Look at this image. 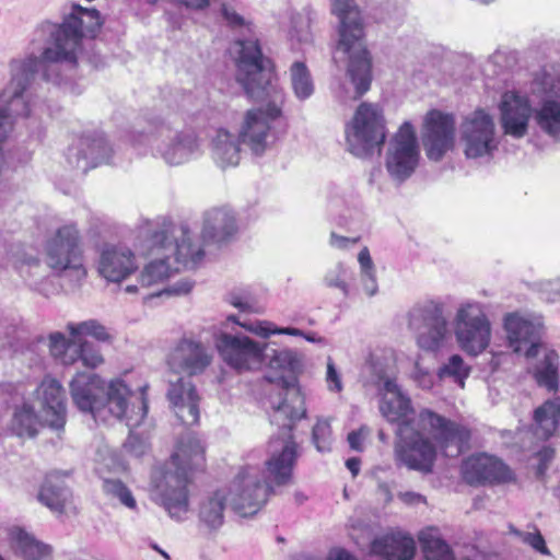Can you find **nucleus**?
<instances>
[{"label": "nucleus", "mask_w": 560, "mask_h": 560, "mask_svg": "<svg viewBox=\"0 0 560 560\" xmlns=\"http://www.w3.org/2000/svg\"><path fill=\"white\" fill-rule=\"evenodd\" d=\"M217 348L223 360L240 372L255 369L262 361V349L248 337L223 334L217 341Z\"/></svg>", "instance_id": "nucleus-17"}, {"label": "nucleus", "mask_w": 560, "mask_h": 560, "mask_svg": "<svg viewBox=\"0 0 560 560\" xmlns=\"http://www.w3.org/2000/svg\"><path fill=\"white\" fill-rule=\"evenodd\" d=\"M45 253L48 267L56 272L73 271L78 280L86 277L82 236L77 224L58 228L47 240Z\"/></svg>", "instance_id": "nucleus-8"}, {"label": "nucleus", "mask_w": 560, "mask_h": 560, "mask_svg": "<svg viewBox=\"0 0 560 560\" xmlns=\"http://www.w3.org/2000/svg\"><path fill=\"white\" fill-rule=\"evenodd\" d=\"M280 119H283L282 106L276 103L248 109L240 129V141L247 144L254 153L261 154L272 124Z\"/></svg>", "instance_id": "nucleus-13"}, {"label": "nucleus", "mask_w": 560, "mask_h": 560, "mask_svg": "<svg viewBox=\"0 0 560 560\" xmlns=\"http://www.w3.org/2000/svg\"><path fill=\"white\" fill-rule=\"evenodd\" d=\"M229 302L242 312L259 313V308L255 306L254 299L250 295L232 294Z\"/></svg>", "instance_id": "nucleus-48"}, {"label": "nucleus", "mask_w": 560, "mask_h": 560, "mask_svg": "<svg viewBox=\"0 0 560 560\" xmlns=\"http://www.w3.org/2000/svg\"><path fill=\"white\" fill-rule=\"evenodd\" d=\"M359 241H360V237L350 238V237L338 235L335 232H332L330 234V244L332 246H336V247L342 248V249L347 248L350 244L358 243Z\"/></svg>", "instance_id": "nucleus-52"}, {"label": "nucleus", "mask_w": 560, "mask_h": 560, "mask_svg": "<svg viewBox=\"0 0 560 560\" xmlns=\"http://www.w3.org/2000/svg\"><path fill=\"white\" fill-rule=\"evenodd\" d=\"M326 383L330 392L340 393L343 389L341 376L331 358L327 360Z\"/></svg>", "instance_id": "nucleus-47"}, {"label": "nucleus", "mask_w": 560, "mask_h": 560, "mask_svg": "<svg viewBox=\"0 0 560 560\" xmlns=\"http://www.w3.org/2000/svg\"><path fill=\"white\" fill-rule=\"evenodd\" d=\"M312 439L318 452H330L332 448V430L329 421L319 419L315 423Z\"/></svg>", "instance_id": "nucleus-42"}, {"label": "nucleus", "mask_w": 560, "mask_h": 560, "mask_svg": "<svg viewBox=\"0 0 560 560\" xmlns=\"http://www.w3.org/2000/svg\"><path fill=\"white\" fill-rule=\"evenodd\" d=\"M35 395L40 401L47 427L62 430L66 424L67 407L66 392L60 382L45 376L36 388Z\"/></svg>", "instance_id": "nucleus-20"}, {"label": "nucleus", "mask_w": 560, "mask_h": 560, "mask_svg": "<svg viewBox=\"0 0 560 560\" xmlns=\"http://www.w3.org/2000/svg\"><path fill=\"white\" fill-rule=\"evenodd\" d=\"M455 335L462 350L469 355H478L488 348L491 326L480 305L468 303L457 311Z\"/></svg>", "instance_id": "nucleus-10"}, {"label": "nucleus", "mask_w": 560, "mask_h": 560, "mask_svg": "<svg viewBox=\"0 0 560 560\" xmlns=\"http://www.w3.org/2000/svg\"><path fill=\"white\" fill-rule=\"evenodd\" d=\"M272 366L293 372L300 364L298 355L290 350L278 351L270 361Z\"/></svg>", "instance_id": "nucleus-44"}, {"label": "nucleus", "mask_w": 560, "mask_h": 560, "mask_svg": "<svg viewBox=\"0 0 560 560\" xmlns=\"http://www.w3.org/2000/svg\"><path fill=\"white\" fill-rule=\"evenodd\" d=\"M211 361L212 357L203 345L190 339H182L167 358V364L174 372L189 376L203 373Z\"/></svg>", "instance_id": "nucleus-21"}, {"label": "nucleus", "mask_w": 560, "mask_h": 560, "mask_svg": "<svg viewBox=\"0 0 560 560\" xmlns=\"http://www.w3.org/2000/svg\"><path fill=\"white\" fill-rule=\"evenodd\" d=\"M462 128V138L465 142L467 158H480L490 154L497 148L493 119L483 109H476L470 116L466 117Z\"/></svg>", "instance_id": "nucleus-15"}, {"label": "nucleus", "mask_w": 560, "mask_h": 560, "mask_svg": "<svg viewBox=\"0 0 560 560\" xmlns=\"http://www.w3.org/2000/svg\"><path fill=\"white\" fill-rule=\"evenodd\" d=\"M291 86L294 95L303 101L314 92V83L308 68L302 61H295L290 67Z\"/></svg>", "instance_id": "nucleus-38"}, {"label": "nucleus", "mask_w": 560, "mask_h": 560, "mask_svg": "<svg viewBox=\"0 0 560 560\" xmlns=\"http://www.w3.org/2000/svg\"><path fill=\"white\" fill-rule=\"evenodd\" d=\"M125 291L128 293H136L138 291V288H137V285H127L125 288Z\"/></svg>", "instance_id": "nucleus-62"}, {"label": "nucleus", "mask_w": 560, "mask_h": 560, "mask_svg": "<svg viewBox=\"0 0 560 560\" xmlns=\"http://www.w3.org/2000/svg\"><path fill=\"white\" fill-rule=\"evenodd\" d=\"M149 242V255L154 259L139 276L143 288L163 282L182 269H194L205 257L203 248L191 243L189 230L172 221H163L151 233Z\"/></svg>", "instance_id": "nucleus-2"}, {"label": "nucleus", "mask_w": 560, "mask_h": 560, "mask_svg": "<svg viewBox=\"0 0 560 560\" xmlns=\"http://www.w3.org/2000/svg\"><path fill=\"white\" fill-rule=\"evenodd\" d=\"M418 539L425 560H455L451 547L441 538L438 529L425 528L420 532Z\"/></svg>", "instance_id": "nucleus-34"}, {"label": "nucleus", "mask_w": 560, "mask_h": 560, "mask_svg": "<svg viewBox=\"0 0 560 560\" xmlns=\"http://www.w3.org/2000/svg\"><path fill=\"white\" fill-rule=\"evenodd\" d=\"M10 540L14 552L23 560H49L51 557L52 548L23 528H12Z\"/></svg>", "instance_id": "nucleus-28"}, {"label": "nucleus", "mask_w": 560, "mask_h": 560, "mask_svg": "<svg viewBox=\"0 0 560 560\" xmlns=\"http://www.w3.org/2000/svg\"><path fill=\"white\" fill-rule=\"evenodd\" d=\"M517 535L521 537L522 541L529 545L533 549L540 552L541 555H549V549L546 546V541L541 533L536 528L533 533H523L520 532Z\"/></svg>", "instance_id": "nucleus-46"}, {"label": "nucleus", "mask_w": 560, "mask_h": 560, "mask_svg": "<svg viewBox=\"0 0 560 560\" xmlns=\"http://www.w3.org/2000/svg\"><path fill=\"white\" fill-rule=\"evenodd\" d=\"M424 433L428 431L408 424L396 429L394 455L398 464L427 475L434 469L438 448Z\"/></svg>", "instance_id": "nucleus-9"}, {"label": "nucleus", "mask_w": 560, "mask_h": 560, "mask_svg": "<svg viewBox=\"0 0 560 560\" xmlns=\"http://www.w3.org/2000/svg\"><path fill=\"white\" fill-rule=\"evenodd\" d=\"M332 13L339 19L337 48L349 57L348 74L355 85L357 97L370 90L372 59L364 43V26L353 0H332Z\"/></svg>", "instance_id": "nucleus-5"}, {"label": "nucleus", "mask_w": 560, "mask_h": 560, "mask_svg": "<svg viewBox=\"0 0 560 560\" xmlns=\"http://www.w3.org/2000/svg\"><path fill=\"white\" fill-rule=\"evenodd\" d=\"M455 120L453 115L438 109L428 112L424 118L423 144L430 160L439 161L454 147Z\"/></svg>", "instance_id": "nucleus-16"}, {"label": "nucleus", "mask_w": 560, "mask_h": 560, "mask_svg": "<svg viewBox=\"0 0 560 560\" xmlns=\"http://www.w3.org/2000/svg\"><path fill=\"white\" fill-rule=\"evenodd\" d=\"M538 387L549 393H557L560 387L559 354L555 350L548 351L542 360L528 370Z\"/></svg>", "instance_id": "nucleus-31"}, {"label": "nucleus", "mask_w": 560, "mask_h": 560, "mask_svg": "<svg viewBox=\"0 0 560 560\" xmlns=\"http://www.w3.org/2000/svg\"><path fill=\"white\" fill-rule=\"evenodd\" d=\"M539 128L551 137H560V102L546 100L535 113Z\"/></svg>", "instance_id": "nucleus-36"}, {"label": "nucleus", "mask_w": 560, "mask_h": 560, "mask_svg": "<svg viewBox=\"0 0 560 560\" xmlns=\"http://www.w3.org/2000/svg\"><path fill=\"white\" fill-rule=\"evenodd\" d=\"M138 269L135 253L125 246L106 245L98 259V273L110 282H121Z\"/></svg>", "instance_id": "nucleus-23"}, {"label": "nucleus", "mask_w": 560, "mask_h": 560, "mask_svg": "<svg viewBox=\"0 0 560 560\" xmlns=\"http://www.w3.org/2000/svg\"><path fill=\"white\" fill-rule=\"evenodd\" d=\"M328 560H357L350 552L342 548L332 549L328 555Z\"/></svg>", "instance_id": "nucleus-55"}, {"label": "nucleus", "mask_w": 560, "mask_h": 560, "mask_svg": "<svg viewBox=\"0 0 560 560\" xmlns=\"http://www.w3.org/2000/svg\"><path fill=\"white\" fill-rule=\"evenodd\" d=\"M228 494L223 490H217L205 498L198 510V518L209 532H217L224 524V511Z\"/></svg>", "instance_id": "nucleus-30"}, {"label": "nucleus", "mask_w": 560, "mask_h": 560, "mask_svg": "<svg viewBox=\"0 0 560 560\" xmlns=\"http://www.w3.org/2000/svg\"><path fill=\"white\" fill-rule=\"evenodd\" d=\"M67 330L71 337L78 338L79 341H83L82 336H90L101 342H109L112 340L107 328L96 319H90L79 324L69 323Z\"/></svg>", "instance_id": "nucleus-39"}, {"label": "nucleus", "mask_w": 560, "mask_h": 560, "mask_svg": "<svg viewBox=\"0 0 560 560\" xmlns=\"http://www.w3.org/2000/svg\"><path fill=\"white\" fill-rule=\"evenodd\" d=\"M177 3L192 10H203L212 0H175Z\"/></svg>", "instance_id": "nucleus-53"}, {"label": "nucleus", "mask_w": 560, "mask_h": 560, "mask_svg": "<svg viewBox=\"0 0 560 560\" xmlns=\"http://www.w3.org/2000/svg\"><path fill=\"white\" fill-rule=\"evenodd\" d=\"M74 355H78V361L81 360L83 365L90 369H95L104 362L101 352L88 341L78 342Z\"/></svg>", "instance_id": "nucleus-43"}, {"label": "nucleus", "mask_w": 560, "mask_h": 560, "mask_svg": "<svg viewBox=\"0 0 560 560\" xmlns=\"http://www.w3.org/2000/svg\"><path fill=\"white\" fill-rule=\"evenodd\" d=\"M463 480L472 487L495 486L516 480L514 471L500 458L486 453L472 454L460 465Z\"/></svg>", "instance_id": "nucleus-12"}, {"label": "nucleus", "mask_w": 560, "mask_h": 560, "mask_svg": "<svg viewBox=\"0 0 560 560\" xmlns=\"http://www.w3.org/2000/svg\"><path fill=\"white\" fill-rule=\"evenodd\" d=\"M418 159L415 129L410 122H404L393 139L386 159V168L394 178L405 180L415 172Z\"/></svg>", "instance_id": "nucleus-14"}, {"label": "nucleus", "mask_w": 560, "mask_h": 560, "mask_svg": "<svg viewBox=\"0 0 560 560\" xmlns=\"http://www.w3.org/2000/svg\"><path fill=\"white\" fill-rule=\"evenodd\" d=\"M221 13L228 25L232 28L245 25V20L232 7L222 4Z\"/></svg>", "instance_id": "nucleus-49"}, {"label": "nucleus", "mask_w": 560, "mask_h": 560, "mask_svg": "<svg viewBox=\"0 0 560 560\" xmlns=\"http://www.w3.org/2000/svg\"><path fill=\"white\" fill-rule=\"evenodd\" d=\"M349 150L357 156L380 154L386 140V124L378 105L361 103L346 130Z\"/></svg>", "instance_id": "nucleus-7"}, {"label": "nucleus", "mask_w": 560, "mask_h": 560, "mask_svg": "<svg viewBox=\"0 0 560 560\" xmlns=\"http://www.w3.org/2000/svg\"><path fill=\"white\" fill-rule=\"evenodd\" d=\"M105 381L96 374L79 372L69 384L71 398L83 412L96 415L105 409Z\"/></svg>", "instance_id": "nucleus-19"}, {"label": "nucleus", "mask_w": 560, "mask_h": 560, "mask_svg": "<svg viewBox=\"0 0 560 560\" xmlns=\"http://www.w3.org/2000/svg\"><path fill=\"white\" fill-rule=\"evenodd\" d=\"M93 144L96 145L100 149H103L104 151L107 149V143L104 139H97L93 141Z\"/></svg>", "instance_id": "nucleus-60"}, {"label": "nucleus", "mask_w": 560, "mask_h": 560, "mask_svg": "<svg viewBox=\"0 0 560 560\" xmlns=\"http://www.w3.org/2000/svg\"><path fill=\"white\" fill-rule=\"evenodd\" d=\"M401 498H402L406 502H412L415 499L420 500V499H421V495H420V494H417V493H412V492H406V493L401 494Z\"/></svg>", "instance_id": "nucleus-59"}, {"label": "nucleus", "mask_w": 560, "mask_h": 560, "mask_svg": "<svg viewBox=\"0 0 560 560\" xmlns=\"http://www.w3.org/2000/svg\"><path fill=\"white\" fill-rule=\"evenodd\" d=\"M130 396L131 390L121 380H112L105 386V409L117 419L128 418Z\"/></svg>", "instance_id": "nucleus-33"}, {"label": "nucleus", "mask_w": 560, "mask_h": 560, "mask_svg": "<svg viewBox=\"0 0 560 560\" xmlns=\"http://www.w3.org/2000/svg\"><path fill=\"white\" fill-rule=\"evenodd\" d=\"M380 410L388 422L397 424V429H400L402 424H408L428 431V434L432 436L446 456H448L451 447L455 450L451 456H458L469 445L471 432L466 425L447 419L429 408H422L416 413L410 398L399 392L385 399L381 404Z\"/></svg>", "instance_id": "nucleus-4"}, {"label": "nucleus", "mask_w": 560, "mask_h": 560, "mask_svg": "<svg viewBox=\"0 0 560 560\" xmlns=\"http://www.w3.org/2000/svg\"><path fill=\"white\" fill-rule=\"evenodd\" d=\"M358 260H359L360 267L362 269V272L372 277L374 273V264H373V260L371 258L370 250L368 247H363L360 250V253L358 255Z\"/></svg>", "instance_id": "nucleus-51"}, {"label": "nucleus", "mask_w": 560, "mask_h": 560, "mask_svg": "<svg viewBox=\"0 0 560 560\" xmlns=\"http://www.w3.org/2000/svg\"><path fill=\"white\" fill-rule=\"evenodd\" d=\"M504 329L509 345L514 352L520 353L524 346H528L524 352L527 359L535 358L538 354L541 346L542 326L540 324L516 313H509L504 317Z\"/></svg>", "instance_id": "nucleus-18"}, {"label": "nucleus", "mask_w": 560, "mask_h": 560, "mask_svg": "<svg viewBox=\"0 0 560 560\" xmlns=\"http://www.w3.org/2000/svg\"><path fill=\"white\" fill-rule=\"evenodd\" d=\"M43 425H47L45 423V417L40 420L31 404L23 402L15 408L11 421V429L16 435L21 438H34L38 433V428Z\"/></svg>", "instance_id": "nucleus-32"}, {"label": "nucleus", "mask_w": 560, "mask_h": 560, "mask_svg": "<svg viewBox=\"0 0 560 560\" xmlns=\"http://www.w3.org/2000/svg\"><path fill=\"white\" fill-rule=\"evenodd\" d=\"M556 451L551 446H544L536 453V457L538 458V467L537 470L539 474H544L550 462L555 458Z\"/></svg>", "instance_id": "nucleus-50"}, {"label": "nucleus", "mask_w": 560, "mask_h": 560, "mask_svg": "<svg viewBox=\"0 0 560 560\" xmlns=\"http://www.w3.org/2000/svg\"><path fill=\"white\" fill-rule=\"evenodd\" d=\"M213 150L215 159L222 168L238 164L240 147L234 136L228 130H218L217 137L213 140Z\"/></svg>", "instance_id": "nucleus-35"}, {"label": "nucleus", "mask_w": 560, "mask_h": 560, "mask_svg": "<svg viewBox=\"0 0 560 560\" xmlns=\"http://www.w3.org/2000/svg\"><path fill=\"white\" fill-rule=\"evenodd\" d=\"M371 552L387 560H412L416 544L409 535L392 533L375 538L371 542Z\"/></svg>", "instance_id": "nucleus-26"}, {"label": "nucleus", "mask_w": 560, "mask_h": 560, "mask_svg": "<svg viewBox=\"0 0 560 560\" xmlns=\"http://www.w3.org/2000/svg\"><path fill=\"white\" fill-rule=\"evenodd\" d=\"M0 560H4L2 556H0Z\"/></svg>", "instance_id": "nucleus-64"}, {"label": "nucleus", "mask_w": 560, "mask_h": 560, "mask_svg": "<svg viewBox=\"0 0 560 560\" xmlns=\"http://www.w3.org/2000/svg\"><path fill=\"white\" fill-rule=\"evenodd\" d=\"M191 289H192V283L190 281L185 280V281L178 282L171 290H168V292L174 293V294H187L191 291Z\"/></svg>", "instance_id": "nucleus-56"}, {"label": "nucleus", "mask_w": 560, "mask_h": 560, "mask_svg": "<svg viewBox=\"0 0 560 560\" xmlns=\"http://www.w3.org/2000/svg\"><path fill=\"white\" fill-rule=\"evenodd\" d=\"M409 327L417 334V345L425 351H436L447 332L443 304L433 300L418 304L409 313Z\"/></svg>", "instance_id": "nucleus-11"}, {"label": "nucleus", "mask_w": 560, "mask_h": 560, "mask_svg": "<svg viewBox=\"0 0 560 560\" xmlns=\"http://www.w3.org/2000/svg\"><path fill=\"white\" fill-rule=\"evenodd\" d=\"M67 472L51 471L46 475L38 492V500L56 513H63L71 491L66 482Z\"/></svg>", "instance_id": "nucleus-27"}, {"label": "nucleus", "mask_w": 560, "mask_h": 560, "mask_svg": "<svg viewBox=\"0 0 560 560\" xmlns=\"http://www.w3.org/2000/svg\"><path fill=\"white\" fill-rule=\"evenodd\" d=\"M103 489L106 494L117 498L121 504L130 510L137 509V501L130 489L119 479H105Z\"/></svg>", "instance_id": "nucleus-40"}, {"label": "nucleus", "mask_w": 560, "mask_h": 560, "mask_svg": "<svg viewBox=\"0 0 560 560\" xmlns=\"http://www.w3.org/2000/svg\"><path fill=\"white\" fill-rule=\"evenodd\" d=\"M361 460L357 457H351L346 460L347 468L352 472L353 476H357L360 470Z\"/></svg>", "instance_id": "nucleus-57"}, {"label": "nucleus", "mask_w": 560, "mask_h": 560, "mask_svg": "<svg viewBox=\"0 0 560 560\" xmlns=\"http://www.w3.org/2000/svg\"><path fill=\"white\" fill-rule=\"evenodd\" d=\"M534 433L540 440L547 441L560 428V397L545 400L533 413Z\"/></svg>", "instance_id": "nucleus-29"}, {"label": "nucleus", "mask_w": 560, "mask_h": 560, "mask_svg": "<svg viewBox=\"0 0 560 560\" xmlns=\"http://www.w3.org/2000/svg\"><path fill=\"white\" fill-rule=\"evenodd\" d=\"M167 398L183 425L191 427L199 423L200 397L189 380L179 377L176 382H172L167 390Z\"/></svg>", "instance_id": "nucleus-22"}, {"label": "nucleus", "mask_w": 560, "mask_h": 560, "mask_svg": "<svg viewBox=\"0 0 560 560\" xmlns=\"http://www.w3.org/2000/svg\"><path fill=\"white\" fill-rule=\"evenodd\" d=\"M145 388H143L142 390V394H141V406H140V418H143L145 417L147 412H148V400H147V397H145Z\"/></svg>", "instance_id": "nucleus-58"}, {"label": "nucleus", "mask_w": 560, "mask_h": 560, "mask_svg": "<svg viewBox=\"0 0 560 560\" xmlns=\"http://www.w3.org/2000/svg\"><path fill=\"white\" fill-rule=\"evenodd\" d=\"M236 81L253 101H264L277 93L275 62L262 54L258 39L235 40Z\"/></svg>", "instance_id": "nucleus-6"}, {"label": "nucleus", "mask_w": 560, "mask_h": 560, "mask_svg": "<svg viewBox=\"0 0 560 560\" xmlns=\"http://www.w3.org/2000/svg\"><path fill=\"white\" fill-rule=\"evenodd\" d=\"M470 366L465 364L459 354H453L446 364L440 370V375H446L454 378L460 388L465 387V380L469 376Z\"/></svg>", "instance_id": "nucleus-41"}, {"label": "nucleus", "mask_w": 560, "mask_h": 560, "mask_svg": "<svg viewBox=\"0 0 560 560\" xmlns=\"http://www.w3.org/2000/svg\"><path fill=\"white\" fill-rule=\"evenodd\" d=\"M348 443L352 450L361 452L363 450L361 431H351L348 434Z\"/></svg>", "instance_id": "nucleus-54"}, {"label": "nucleus", "mask_w": 560, "mask_h": 560, "mask_svg": "<svg viewBox=\"0 0 560 560\" xmlns=\"http://www.w3.org/2000/svg\"><path fill=\"white\" fill-rule=\"evenodd\" d=\"M206 467V447L194 433L180 436L170 459L154 477L162 505L171 516L179 517L189 508L188 485L191 475Z\"/></svg>", "instance_id": "nucleus-3"}, {"label": "nucleus", "mask_w": 560, "mask_h": 560, "mask_svg": "<svg viewBox=\"0 0 560 560\" xmlns=\"http://www.w3.org/2000/svg\"><path fill=\"white\" fill-rule=\"evenodd\" d=\"M268 383L279 387L277 397L270 395L273 410L271 423L280 432L268 442L269 458L265 463L266 480L261 482L250 467H244L235 478L237 492L232 499L233 510L241 516L255 515L273 492V486H285L292 480L293 469L299 457V445L293 430L298 421L306 417L305 397L295 377L265 376Z\"/></svg>", "instance_id": "nucleus-1"}, {"label": "nucleus", "mask_w": 560, "mask_h": 560, "mask_svg": "<svg viewBox=\"0 0 560 560\" xmlns=\"http://www.w3.org/2000/svg\"><path fill=\"white\" fill-rule=\"evenodd\" d=\"M78 342V338L67 339L63 334L54 332L49 336V351L63 365H72L78 362V355H74Z\"/></svg>", "instance_id": "nucleus-37"}, {"label": "nucleus", "mask_w": 560, "mask_h": 560, "mask_svg": "<svg viewBox=\"0 0 560 560\" xmlns=\"http://www.w3.org/2000/svg\"><path fill=\"white\" fill-rule=\"evenodd\" d=\"M340 288L345 290L346 289V284L345 283L340 284Z\"/></svg>", "instance_id": "nucleus-63"}, {"label": "nucleus", "mask_w": 560, "mask_h": 560, "mask_svg": "<svg viewBox=\"0 0 560 560\" xmlns=\"http://www.w3.org/2000/svg\"><path fill=\"white\" fill-rule=\"evenodd\" d=\"M500 108L505 133L516 138L523 137L527 132L532 112L528 97L516 92H505Z\"/></svg>", "instance_id": "nucleus-24"}, {"label": "nucleus", "mask_w": 560, "mask_h": 560, "mask_svg": "<svg viewBox=\"0 0 560 560\" xmlns=\"http://www.w3.org/2000/svg\"><path fill=\"white\" fill-rule=\"evenodd\" d=\"M236 232V220L231 210L214 208L206 213L201 232L203 245H221L229 242Z\"/></svg>", "instance_id": "nucleus-25"}, {"label": "nucleus", "mask_w": 560, "mask_h": 560, "mask_svg": "<svg viewBox=\"0 0 560 560\" xmlns=\"http://www.w3.org/2000/svg\"><path fill=\"white\" fill-rule=\"evenodd\" d=\"M229 320L244 327L245 329H247L248 331H252V332H255L257 335H260L262 337H268L271 331L270 330H267L265 328H262L261 326V323H259L258 325H246L244 323H240L235 316H229L228 317ZM272 334H284V335H289V336H299L301 335V331L298 329V328H292V327H287V328H282V329H277V330H272Z\"/></svg>", "instance_id": "nucleus-45"}, {"label": "nucleus", "mask_w": 560, "mask_h": 560, "mask_svg": "<svg viewBox=\"0 0 560 560\" xmlns=\"http://www.w3.org/2000/svg\"><path fill=\"white\" fill-rule=\"evenodd\" d=\"M154 550H156L159 553H161L165 559L170 560V556L164 550L160 549L156 545L152 546Z\"/></svg>", "instance_id": "nucleus-61"}]
</instances>
